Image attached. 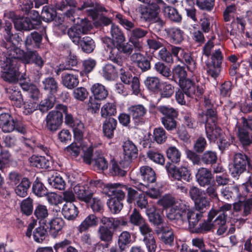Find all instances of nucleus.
Wrapping results in <instances>:
<instances>
[{
    "label": "nucleus",
    "mask_w": 252,
    "mask_h": 252,
    "mask_svg": "<svg viewBox=\"0 0 252 252\" xmlns=\"http://www.w3.org/2000/svg\"><path fill=\"white\" fill-rule=\"evenodd\" d=\"M90 90L94 98L99 101L105 99L108 95V91L106 88L100 83L93 85Z\"/></svg>",
    "instance_id": "obj_35"
},
{
    "label": "nucleus",
    "mask_w": 252,
    "mask_h": 252,
    "mask_svg": "<svg viewBox=\"0 0 252 252\" xmlns=\"http://www.w3.org/2000/svg\"><path fill=\"white\" fill-rule=\"evenodd\" d=\"M202 217L201 213L196 211H194V212L189 215V229L191 233L205 234L210 231L213 228L214 224L209 222L208 220H204L198 224Z\"/></svg>",
    "instance_id": "obj_5"
},
{
    "label": "nucleus",
    "mask_w": 252,
    "mask_h": 252,
    "mask_svg": "<svg viewBox=\"0 0 252 252\" xmlns=\"http://www.w3.org/2000/svg\"><path fill=\"white\" fill-rule=\"evenodd\" d=\"M21 211L26 216L31 215L33 211V200L30 197L24 199L21 203Z\"/></svg>",
    "instance_id": "obj_64"
},
{
    "label": "nucleus",
    "mask_w": 252,
    "mask_h": 252,
    "mask_svg": "<svg viewBox=\"0 0 252 252\" xmlns=\"http://www.w3.org/2000/svg\"><path fill=\"white\" fill-rule=\"evenodd\" d=\"M55 99V95H48L46 98L41 100L38 104V109L42 113L47 112L54 107Z\"/></svg>",
    "instance_id": "obj_57"
},
{
    "label": "nucleus",
    "mask_w": 252,
    "mask_h": 252,
    "mask_svg": "<svg viewBox=\"0 0 252 252\" xmlns=\"http://www.w3.org/2000/svg\"><path fill=\"white\" fill-rule=\"evenodd\" d=\"M78 208L73 202H66L63 207L62 213L63 217L68 220H73L79 214Z\"/></svg>",
    "instance_id": "obj_34"
},
{
    "label": "nucleus",
    "mask_w": 252,
    "mask_h": 252,
    "mask_svg": "<svg viewBox=\"0 0 252 252\" xmlns=\"http://www.w3.org/2000/svg\"><path fill=\"white\" fill-rule=\"evenodd\" d=\"M131 242V234L128 231H123L118 237V246L121 251L128 248Z\"/></svg>",
    "instance_id": "obj_51"
},
{
    "label": "nucleus",
    "mask_w": 252,
    "mask_h": 252,
    "mask_svg": "<svg viewBox=\"0 0 252 252\" xmlns=\"http://www.w3.org/2000/svg\"><path fill=\"white\" fill-rule=\"evenodd\" d=\"M9 17L12 21L15 29L17 31H29L32 30L26 17L17 15L12 11L9 13Z\"/></svg>",
    "instance_id": "obj_20"
},
{
    "label": "nucleus",
    "mask_w": 252,
    "mask_h": 252,
    "mask_svg": "<svg viewBox=\"0 0 252 252\" xmlns=\"http://www.w3.org/2000/svg\"><path fill=\"white\" fill-rule=\"evenodd\" d=\"M149 5H142L139 9L140 18L145 22L156 23L162 28L165 22L158 17L160 8H165L166 3L162 0H151Z\"/></svg>",
    "instance_id": "obj_2"
},
{
    "label": "nucleus",
    "mask_w": 252,
    "mask_h": 252,
    "mask_svg": "<svg viewBox=\"0 0 252 252\" xmlns=\"http://www.w3.org/2000/svg\"><path fill=\"white\" fill-rule=\"evenodd\" d=\"M189 193L195 207V209H189V211H196L203 215L205 210L210 206V198L207 197L204 191L196 187H191Z\"/></svg>",
    "instance_id": "obj_7"
},
{
    "label": "nucleus",
    "mask_w": 252,
    "mask_h": 252,
    "mask_svg": "<svg viewBox=\"0 0 252 252\" xmlns=\"http://www.w3.org/2000/svg\"><path fill=\"white\" fill-rule=\"evenodd\" d=\"M128 111L132 117L135 126L142 125L145 123L147 109L143 105H132L128 108Z\"/></svg>",
    "instance_id": "obj_18"
},
{
    "label": "nucleus",
    "mask_w": 252,
    "mask_h": 252,
    "mask_svg": "<svg viewBox=\"0 0 252 252\" xmlns=\"http://www.w3.org/2000/svg\"><path fill=\"white\" fill-rule=\"evenodd\" d=\"M141 176L144 182L147 184L156 181V175L155 171L151 167L143 166L140 168Z\"/></svg>",
    "instance_id": "obj_43"
},
{
    "label": "nucleus",
    "mask_w": 252,
    "mask_h": 252,
    "mask_svg": "<svg viewBox=\"0 0 252 252\" xmlns=\"http://www.w3.org/2000/svg\"><path fill=\"white\" fill-rule=\"evenodd\" d=\"M8 36L5 38L7 45L9 46L7 53L11 58L19 62L21 60L23 63L27 64H34L39 69L44 66L45 61L43 59L38 52L35 49L22 50L17 47L12 39V34H8Z\"/></svg>",
    "instance_id": "obj_1"
},
{
    "label": "nucleus",
    "mask_w": 252,
    "mask_h": 252,
    "mask_svg": "<svg viewBox=\"0 0 252 252\" xmlns=\"http://www.w3.org/2000/svg\"><path fill=\"white\" fill-rule=\"evenodd\" d=\"M205 130L206 137L210 142H215L223 135L222 129L217 124H208L205 126Z\"/></svg>",
    "instance_id": "obj_30"
},
{
    "label": "nucleus",
    "mask_w": 252,
    "mask_h": 252,
    "mask_svg": "<svg viewBox=\"0 0 252 252\" xmlns=\"http://www.w3.org/2000/svg\"><path fill=\"white\" fill-rule=\"evenodd\" d=\"M152 57L140 53L135 55L134 63L142 72H145L151 68Z\"/></svg>",
    "instance_id": "obj_36"
},
{
    "label": "nucleus",
    "mask_w": 252,
    "mask_h": 252,
    "mask_svg": "<svg viewBox=\"0 0 252 252\" xmlns=\"http://www.w3.org/2000/svg\"><path fill=\"white\" fill-rule=\"evenodd\" d=\"M162 228L161 230L157 231L156 233L158 234H162L161 238L165 244H171L174 241V234L172 229L166 224Z\"/></svg>",
    "instance_id": "obj_56"
},
{
    "label": "nucleus",
    "mask_w": 252,
    "mask_h": 252,
    "mask_svg": "<svg viewBox=\"0 0 252 252\" xmlns=\"http://www.w3.org/2000/svg\"><path fill=\"white\" fill-rule=\"evenodd\" d=\"M56 108L62 110L65 115L64 123L66 126L73 128L77 126L79 127L83 124L80 120L74 117L71 114L68 113V108L66 105L59 104L56 105Z\"/></svg>",
    "instance_id": "obj_26"
},
{
    "label": "nucleus",
    "mask_w": 252,
    "mask_h": 252,
    "mask_svg": "<svg viewBox=\"0 0 252 252\" xmlns=\"http://www.w3.org/2000/svg\"><path fill=\"white\" fill-rule=\"evenodd\" d=\"M42 88L50 95H55L57 93L59 85L57 80L53 77L45 78L42 82Z\"/></svg>",
    "instance_id": "obj_37"
},
{
    "label": "nucleus",
    "mask_w": 252,
    "mask_h": 252,
    "mask_svg": "<svg viewBox=\"0 0 252 252\" xmlns=\"http://www.w3.org/2000/svg\"><path fill=\"white\" fill-rule=\"evenodd\" d=\"M105 121L102 124V130L104 135L108 139H112L114 135V130L116 129L117 120L113 118H104Z\"/></svg>",
    "instance_id": "obj_32"
},
{
    "label": "nucleus",
    "mask_w": 252,
    "mask_h": 252,
    "mask_svg": "<svg viewBox=\"0 0 252 252\" xmlns=\"http://www.w3.org/2000/svg\"><path fill=\"white\" fill-rule=\"evenodd\" d=\"M100 221V218L94 214L88 215L77 227L79 233L88 231L91 228H94L97 226Z\"/></svg>",
    "instance_id": "obj_29"
},
{
    "label": "nucleus",
    "mask_w": 252,
    "mask_h": 252,
    "mask_svg": "<svg viewBox=\"0 0 252 252\" xmlns=\"http://www.w3.org/2000/svg\"><path fill=\"white\" fill-rule=\"evenodd\" d=\"M195 177L198 183L202 187L211 185L213 178L211 170L204 167H201L198 169Z\"/></svg>",
    "instance_id": "obj_27"
},
{
    "label": "nucleus",
    "mask_w": 252,
    "mask_h": 252,
    "mask_svg": "<svg viewBox=\"0 0 252 252\" xmlns=\"http://www.w3.org/2000/svg\"><path fill=\"white\" fill-rule=\"evenodd\" d=\"M148 33V31L141 28H137L134 29L131 33L129 38L130 42L136 50H140L142 48V38Z\"/></svg>",
    "instance_id": "obj_22"
},
{
    "label": "nucleus",
    "mask_w": 252,
    "mask_h": 252,
    "mask_svg": "<svg viewBox=\"0 0 252 252\" xmlns=\"http://www.w3.org/2000/svg\"><path fill=\"white\" fill-rule=\"evenodd\" d=\"M162 98H169L174 92V87L170 83L165 82L161 83L158 90Z\"/></svg>",
    "instance_id": "obj_63"
},
{
    "label": "nucleus",
    "mask_w": 252,
    "mask_h": 252,
    "mask_svg": "<svg viewBox=\"0 0 252 252\" xmlns=\"http://www.w3.org/2000/svg\"><path fill=\"white\" fill-rule=\"evenodd\" d=\"M63 120V112L62 110H52L46 117L45 128L50 132L55 133L61 128Z\"/></svg>",
    "instance_id": "obj_13"
},
{
    "label": "nucleus",
    "mask_w": 252,
    "mask_h": 252,
    "mask_svg": "<svg viewBox=\"0 0 252 252\" xmlns=\"http://www.w3.org/2000/svg\"><path fill=\"white\" fill-rule=\"evenodd\" d=\"M166 153L169 160L168 162L170 163L175 165L180 161L181 153L176 147L173 146L169 147Z\"/></svg>",
    "instance_id": "obj_58"
},
{
    "label": "nucleus",
    "mask_w": 252,
    "mask_h": 252,
    "mask_svg": "<svg viewBox=\"0 0 252 252\" xmlns=\"http://www.w3.org/2000/svg\"><path fill=\"white\" fill-rule=\"evenodd\" d=\"M5 54V60L4 61L5 71L2 74L1 77L6 82L16 83L19 73V65L17 61L11 58L7 52Z\"/></svg>",
    "instance_id": "obj_9"
},
{
    "label": "nucleus",
    "mask_w": 252,
    "mask_h": 252,
    "mask_svg": "<svg viewBox=\"0 0 252 252\" xmlns=\"http://www.w3.org/2000/svg\"><path fill=\"white\" fill-rule=\"evenodd\" d=\"M218 159L217 153L215 151L207 150L202 153V165L213 167L216 164Z\"/></svg>",
    "instance_id": "obj_40"
},
{
    "label": "nucleus",
    "mask_w": 252,
    "mask_h": 252,
    "mask_svg": "<svg viewBox=\"0 0 252 252\" xmlns=\"http://www.w3.org/2000/svg\"><path fill=\"white\" fill-rule=\"evenodd\" d=\"M93 165L94 169L96 171H104L108 168V163L106 159L100 154H98L94 157Z\"/></svg>",
    "instance_id": "obj_49"
},
{
    "label": "nucleus",
    "mask_w": 252,
    "mask_h": 252,
    "mask_svg": "<svg viewBox=\"0 0 252 252\" xmlns=\"http://www.w3.org/2000/svg\"><path fill=\"white\" fill-rule=\"evenodd\" d=\"M48 231L45 224L39 223V226L33 231V238L37 243H41L48 237Z\"/></svg>",
    "instance_id": "obj_46"
},
{
    "label": "nucleus",
    "mask_w": 252,
    "mask_h": 252,
    "mask_svg": "<svg viewBox=\"0 0 252 252\" xmlns=\"http://www.w3.org/2000/svg\"><path fill=\"white\" fill-rule=\"evenodd\" d=\"M78 63V60L77 56L70 51L68 56L65 58L64 61L59 64L56 72L59 75L63 70H72V67L76 66Z\"/></svg>",
    "instance_id": "obj_33"
},
{
    "label": "nucleus",
    "mask_w": 252,
    "mask_h": 252,
    "mask_svg": "<svg viewBox=\"0 0 252 252\" xmlns=\"http://www.w3.org/2000/svg\"><path fill=\"white\" fill-rule=\"evenodd\" d=\"M121 186L119 183H110L106 185L108 189L107 194L110 196L107 204L110 211L113 214L119 213L123 207L122 201L126 194L122 190H118V187Z\"/></svg>",
    "instance_id": "obj_3"
},
{
    "label": "nucleus",
    "mask_w": 252,
    "mask_h": 252,
    "mask_svg": "<svg viewBox=\"0 0 252 252\" xmlns=\"http://www.w3.org/2000/svg\"><path fill=\"white\" fill-rule=\"evenodd\" d=\"M118 190H122L123 192L125 194V192H127V202L129 204L135 203V201L137 200L140 193H139L136 190L133 189L131 187H128L126 185L121 184L119 187H118Z\"/></svg>",
    "instance_id": "obj_55"
},
{
    "label": "nucleus",
    "mask_w": 252,
    "mask_h": 252,
    "mask_svg": "<svg viewBox=\"0 0 252 252\" xmlns=\"http://www.w3.org/2000/svg\"><path fill=\"white\" fill-rule=\"evenodd\" d=\"M43 40L42 34L34 31L28 34L24 41V44L26 49H36L40 48Z\"/></svg>",
    "instance_id": "obj_19"
},
{
    "label": "nucleus",
    "mask_w": 252,
    "mask_h": 252,
    "mask_svg": "<svg viewBox=\"0 0 252 252\" xmlns=\"http://www.w3.org/2000/svg\"><path fill=\"white\" fill-rule=\"evenodd\" d=\"M180 88L184 91L188 97L194 98L198 101L203 96L204 90L199 86H196L194 81L186 78L179 83Z\"/></svg>",
    "instance_id": "obj_14"
},
{
    "label": "nucleus",
    "mask_w": 252,
    "mask_h": 252,
    "mask_svg": "<svg viewBox=\"0 0 252 252\" xmlns=\"http://www.w3.org/2000/svg\"><path fill=\"white\" fill-rule=\"evenodd\" d=\"M168 177L171 180L184 181L190 182L192 179V176L189 167L185 164L177 166L169 162L165 165Z\"/></svg>",
    "instance_id": "obj_6"
},
{
    "label": "nucleus",
    "mask_w": 252,
    "mask_h": 252,
    "mask_svg": "<svg viewBox=\"0 0 252 252\" xmlns=\"http://www.w3.org/2000/svg\"><path fill=\"white\" fill-rule=\"evenodd\" d=\"M32 190V193L38 197L45 196L49 194L48 189L38 177L33 182Z\"/></svg>",
    "instance_id": "obj_45"
},
{
    "label": "nucleus",
    "mask_w": 252,
    "mask_h": 252,
    "mask_svg": "<svg viewBox=\"0 0 252 252\" xmlns=\"http://www.w3.org/2000/svg\"><path fill=\"white\" fill-rule=\"evenodd\" d=\"M221 194L226 199L235 198L241 196L239 189L237 186L230 185L221 190Z\"/></svg>",
    "instance_id": "obj_54"
},
{
    "label": "nucleus",
    "mask_w": 252,
    "mask_h": 252,
    "mask_svg": "<svg viewBox=\"0 0 252 252\" xmlns=\"http://www.w3.org/2000/svg\"><path fill=\"white\" fill-rule=\"evenodd\" d=\"M109 217L103 216L100 218V225L97 230L99 239L108 244L112 241L115 231L116 230L113 222Z\"/></svg>",
    "instance_id": "obj_8"
},
{
    "label": "nucleus",
    "mask_w": 252,
    "mask_h": 252,
    "mask_svg": "<svg viewBox=\"0 0 252 252\" xmlns=\"http://www.w3.org/2000/svg\"><path fill=\"white\" fill-rule=\"evenodd\" d=\"M146 214L156 231L161 230V228L166 224L164 221L162 212L156 207H148L146 210Z\"/></svg>",
    "instance_id": "obj_15"
},
{
    "label": "nucleus",
    "mask_w": 252,
    "mask_h": 252,
    "mask_svg": "<svg viewBox=\"0 0 252 252\" xmlns=\"http://www.w3.org/2000/svg\"><path fill=\"white\" fill-rule=\"evenodd\" d=\"M32 184L29 178L26 177L16 186L14 191L17 195L21 197H25L28 194V191Z\"/></svg>",
    "instance_id": "obj_38"
},
{
    "label": "nucleus",
    "mask_w": 252,
    "mask_h": 252,
    "mask_svg": "<svg viewBox=\"0 0 252 252\" xmlns=\"http://www.w3.org/2000/svg\"><path fill=\"white\" fill-rule=\"evenodd\" d=\"M12 24L9 21H5L3 22L0 19V33L1 34V39L0 41V46L1 47L5 49L6 53L9 49V46L7 45V42L5 41L6 37H7L8 34H12V39L13 38L14 34L12 32Z\"/></svg>",
    "instance_id": "obj_21"
},
{
    "label": "nucleus",
    "mask_w": 252,
    "mask_h": 252,
    "mask_svg": "<svg viewBox=\"0 0 252 252\" xmlns=\"http://www.w3.org/2000/svg\"><path fill=\"white\" fill-rule=\"evenodd\" d=\"M74 191L78 198L86 203L91 201L94 194L87 185H77L74 188Z\"/></svg>",
    "instance_id": "obj_28"
},
{
    "label": "nucleus",
    "mask_w": 252,
    "mask_h": 252,
    "mask_svg": "<svg viewBox=\"0 0 252 252\" xmlns=\"http://www.w3.org/2000/svg\"><path fill=\"white\" fill-rule=\"evenodd\" d=\"M33 215L36 219L35 220L36 221L38 220V223L45 224L49 215L47 206L40 204H37L33 211Z\"/></svg>",
    "instance_id": "obj_44"
},
{
    "label": "nucleus",
    "mask_w": 252,
    "mask_h": 252,
    "mask_svg": "<svg viewBox=\"0 0 252 252\" xmlns=\"http://www.w3.org/2000/svg\"><path fill=\"white\" fill-rule=\"evenodd\" d=\"M91 29L90 25L88 23H84L69 29L67 34L73 43L77 45L82 39V35L87 33Z\"/></svg>",
    "instance_id": "obj_17"
},
{
    "label": "nucleus",
    "mask_w": 252,
    "mask_h": 252,
    "mask_svg": "<svg viewBox=\"0 0 252 252\" xmlns=\"http://www.w3.org/2000/svg\"><path fill=\"white\" fill-rule=\"evenodd\" d=\"M186 78H187V72L185 66L178 64L173 67L171 71L169 79L179 83Z\"/></svg>",
    "instance_id": "obj_39"
},
{
    "label": "nucleus",
    "mask_w": 252,
    "mask_h": 252,
    "mask_svg": "<svg viewBox=\"0 0 252 252\" xmlns=\"http://www.w3.org/2000/svg\"><path fill=\"white\" fill-rule=\"evenodd\" d=\"M31 165L38 168L47 169L50 167V161L44 156L32 155L30 158Z\"/></svg>",
    "instance_id": "obj_47"
},
{
    "label": "nucleus",
    "mask_w": 252,
    "mask_h": 252,
    "mask_svg": "<svg viewBox=\"0 0 252 252\" xmlns=\"http://www.w3.org/2000/svg\"><path fill=\"white\" fill-rule=\"evenodd\" d=\"M117 106L115 102H107L101 108L102 118L112 117L117 114Z\"/></svg>",
    "instance_id": "obj_52"
},
{
    "label": "nucleus",
    "mask_w": 252,
    "mask_h": 252,
    "mask_svg": "<svg viewBox=\"0 0 252 252\" xmlns=\"http://www.w3.org/2000/svg\"><path fill=\"white\" fill-rule=\"evenodd\" d=\"M250 157L244 153H237L234 156L233 165L230 168L231 176L238 178L243 173L247 171Z\"/></svg>",
    "instance_id": "obj_12"
},
{
    "label": "nucleus",
    "mask_w": 252,
    "mask_h": 252,
    "mask_svg": "<svg viewBox=\"0 0 252 252\" xmlns=\"http://www.w3.org/2000/svg\"><path fill=\"white\" fill-rule=\"evenodd\" d=\"M237 137L240 143L244 148H247L252 144V132L243 128H238Z\"/></svg>",
    "instance_id": "obj_48"
},
{
    "label": "nucleus",
    "mask_w": 252,
    "mask_h": 252,
    "mask_svg": "<svg viewBox=\"0 0 252 252\" xmlns=\"http://www.w3.org/2000/svg\"><path fill=\"white\" fill-rule=\"evenodd\" d=\"M106 12L107 10L101 4L95 3L94 7L86 10L87 15L91 17L93 20H96L100 17V13Z\"/></svg>",
    "instance_id": "obj_61"
},
{
    "label": "nucleus",
    "mask_w": 252,
    "mask_h": 252,
    "mask_svg": "<svg viewBox=\"0 0 252 252\" xmlns=\"http://www.w3.org/2000/svg\"><path fill=\"white\" fill-rule=\"evenodd\" d=\"M77 45L81 48L83 52L86 54L92 53L95 48L94 40L89 36L83 37L82 39L79 42V44Z\"/></svg>",
    "instance_id": "obj_42"
},
{
    "label": "nucleus",
    "mask_w": 252,
    "mask_h": 252,
    "mask_svg": "<svg viewBox=\"0 0 252 252\" xmlns=\"http://www.w3.org/2000/svg\"><path fill=\"white\" fill-rule=\"evenodd\" d=\"M57 17V11L54 8L49 6H44L41 12L42 20L45 22H51L54 21Z\"/></svg>",
    "instance_id": "obj_60"
},
{
    "label": "nucleus",
    "mask_w": 252,
    "mask_h": 252,
    "mask_svg": "<svg viewBox=\"0 0 252 252\" xmlns=\"http://www.w3.org/2000/svg\"><path fill=\"white\" fill-rule=\"evenodd\" d=\"M193 212L194 211H189V206L183 202H177L170 208L167 214V217L170 220L188 221L189 223V215Z\"/></svg>",
    "instance_id": "obj_10"
},
{
    "label": "nucleus",
    "mask_w": 252,
    "mask_h": 252,
    "mask_svg": "<svg viewBox=\"0 0 252 252\" xmlns=\"http://www.w3.org/2000/svg\"><path fill=\"white\" fill-rule=\"evenodd\" d=\"M62 82L68 89H74L79 83L78 76L72 73H64L62 76Z\"/></svg>",
    "instance_id": "obj_41"
},
{
    "label": "nucleus",
    "mask_w": 252,
    "mask_h": 252,
    "mask_svg": "<svg viewBox=\"0 0 252 252\" xmlns=\"http://www.w3.org/2000/svg\"><path fill=\"white\" fill-rule=\"evenodd\" d=\"M64 224L63 220L61 218H55L46 221V227L49 234L54 238L62 233Z\"/></svg>",
    "instance_id": "obj_23"
},
{
    "label": "nucleus",
    "mask_w": 252,
    "mask_h": 252,
    "mask_svg": "<svg viewBox=\"0 0 252 252\" xmlns=\"http://www.w3.org/2000/svg\"><path fill=\"white\" fill-rule=\"evenodd\" d=\"M169 41L174 44H180L185 38V33L179 28L173 27L165 30Z\"/></svg>",
    "instance_id": "obj_25"
},
{
    "label": "nucleus",
    "mask_w": 252,
    "mask_h": 252,
    "mask_svg": "<svg viewBox=\"0 0 252 252\" xmlns=\"http://www.w3.org/2000/svg\"><path fill=\"white\" fill-rule=\"evenodd\" d=\"M26 17L28 18V22L32 29L37 28V27L42 24L41 14L40 15L39 12L36 10H32Z\"/></svg>",
    "instance_id": "obj_59"
},
{
    "label": "nucleus",
    "mask_w": 252,
    "mask_h": 252,
    "mask_svg": "<svg viewBox=\"0 0 252 252\" xmlns=\"http://www.w3.org/2000/svg\"><path fill=\"white\" fill-rule=\"evenodd\" d=\"M157 111L162 114L161 119H167L171 117H178V111L169 105H160L156 107Z\"/></svg>",
    "instance_id": "obj_50"
},
{
    "label": "nucleus",
    "mask_w": 252,
    "mask_h": 252,
    "mask_svg": "<svg viewBox=\"0 0 252 252\" xmlns=\"http://www.w3.org/2000/svg\"><path fill=\"white\" fill-rule=\"evenodd\" d=\"M120 78L121 81L125 84L131 85V87L134 93L138 94L140 92L139 78L136 76L133 77L130 72L125 71L121 73Z\"/></svg>",
    "instance_id": "obj_31"
},
{
    "label": "nucleus",
    "mask_w": 252,
    "mask_h": 252,
    "mask_svg": "<svg viewBox=\"0 0 252 252\" xmlns=\"http://www.w3.org/2000/svg\"><path fill=\"white\" fill-rule=\"evenodd\" d=\"M118 69L114 65L107 63L103 67L102 76L106 80H114L118 76Z\"/></svg>",
    "instance_id": "obj_53"
},
{
    "label": "nucleus",
    "mask_w": 252,
    "mask_h": 252,
    "mask_svg": "<svg viewBox=\"0 0 252 252\" xmlns=\"http://www.w3.org/2000/svg\"><path fill=\"white\" fill-rule=\"evenodd\" d=\"M124 159L129 164L132 159L136 158L138 156V149L132 141L128 140L124 143Z\"/></svg>",
    "instance_id": "obj_24"
},
{
    "label": "nucleus",
    "mask_w": 252,
    "mask_h": 252,
    "mask_svg": "<svg viewBox=\"0 0 252 252\" xmlns=\"http://www.w3.org/2000/svg\"><path fill=\"white\" fill-rule=\"evenodd\" d=\"M128 162L116 160L114 158L110 161L109 174L112 176L124 177L129 168Z\"/></svg>",
    "instance_id": "obj_16"
},
{
    "label": "nucleus",
    "mask_w": 252,
    "mask_h": 252,
    "mask_svg": "<svg viewBox=\"0 0 252 252\" xmlns=\"http://www.w3.org/2000/svg\"><path fill=\"white\" fill-rule=\"evenodd\" d=\"M213 19L209 16H202L199 22L201 31L205 33L213 32Z\"/></svg>",
    "instance_id": "obj_62"
},
{
    "label": "nucleus",
    "mask_w": 252,
    "mask_h": 252,
    "mask_svg": "<svg viewBox=\"0 0 252 252\" xmlns=\"http://www.w3.org/2000/svg\"><path fill=\"white\" fill-rule=\"evenodd\" d=\"M0 128L4 133H10L16 130L25 134L27 132V126L23 122L14 118L8 113L0 114Z\"/></svg>",
    "instance_id": "obj_4"
},
{
    "label": "nucleus",
    "mask_w": 252,
    "mask_h": 252,
    "mask_svg": "<svg viewBox=\"0 0 252 252\" xmlns=\"http://www.w3.org/2000/svg\"><path fill=\"white\" fill-rule=\"evenodd\" d=\"M223 59L220 50H216L211 57V61L206 63V70L208 74L211 77L216 78L220 73L222 62Z\"/></svg>",
    "instance_id": "obj_11"
}]
</instances>
